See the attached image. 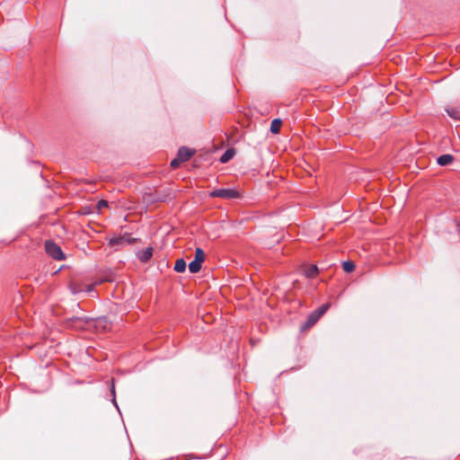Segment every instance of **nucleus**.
Here are the masks:
<instances>
[{
	"mask_svg": "<svg viewBox=\"0 0 460 460\" xmlns=\"http://www.w3.org/2000/svg\"><path fill=\"white\" fill-rule=\"evenodd\" d=\"M200 269H201V263L197 262L194 260L189 264V270L191 273H197L200 270Z\"/></svg>",
	"mask_w": 460,
	"mask_h": 460,
	"instance_id": "f3484780",
	"label": "nucleus"
},
{
	"mask_svg": "<svg viewBox=\"0 0 460 460\" xmlns=\"http://www.w3.org/2000/svg\"><path fill=\"white\" fill-rule=\"evenodd\" d=\"M329 307H330V304L326 303V304L322 305L320 307H318L314 312V314H316L318 315V317L321 318L327 312Z\"/></svg>",
	"mask_w": 460,
	"mask_h": 460,
	"instance_id": "dca6fc26",
	"label": "nucleus"
},
{
	"mask_svg": "<svg viewBox=\"0 0 460 460\" xmlns=\"http://www.w3.org/2000/svg\"><path fill=\"white\" fill-rule=\"evenodd\" d=\"M125 240H126V236L125 235H121V236H118V237H112L109 241V245L111 246V247L122 246V245L125 244Z\"/></svg>",
	"mask_w": 460,
	"mask_h": 460,
	"instance_id": "9d476101",
	"label": "nucleus"
},
{
	"mask_svg": "<svg viewBox=\"0 0 460 460\" xmlns=\"http://www.w3.org/2000/svg\"><path fill=\"white\" fill-rule=\"evenodd\" d=\"M97 332H105L111 329V323L106 318H98L93 324Z\"/></svg>",
	"mask_w": 460,
	"mask_h": 460,
	"instance_id": "7ed1b4c3",
	"label": "nucleus"
},
{
	"mask_svg": "<svg viewBox=\"0 0 460 460\" xmlns=\"http://www.w3.org/2000/svg\"><path fill=\"white\" fill-rule=\"evenodd\" d=\"M453 161H454V156L452 155H448V154L442 155L438 156L437 159V163L441 166L450 164Z\"/></svg>",
	"mask_w": 460,
	"mask_h": 460,
	"instance_id": "1a4fd4ad",
	"label": "nucleus"
},
{
	"mask_svg": "<svg viewBox=\"0 0 460 460\" xmlns=\"http://www.w3.org/2000/svg\"><path fill=\"white\" fill-rule=\"evenodd\" d=\"M102 282H103V280H99V281H96V282H94L93 284L84 285V291L90 293V292H92L94 289V287L96 285H100Z\"/></svg>",
	"mask_w": 460,
	"mask_h": 460,
	"instance_id": "6ab92c4d",
	"label": "nucleus"
},
{
	"mask_svg": "<svg viewBox=\"0 0 460 460\" xmlns=\"http://www.w3.org/2000/svg\"><path fill=\"white\" fill-rule=\"evenodd\" d=\"M304 272L306 278L314 279L318 275L319 270L316 265L313 264L305 267Z\"/></svg>",
	"mask_w": 460,
	"mask_h": 460,
	"instance_id": "0eeeda50",
	"label": "nucleus"
},
{
	"mask_svg": "<svg viewBox=\"0 0 460 460\" xmlns=\"http://www.w3.org/2000/svg\"><path fill=\"white\" fill-rule=\"evenodd\" d=\"M186 270V262L183 259H178L174 264V270L176 272H183Z\"/></svg>",
	"mask_w": 460,
	"mask_h": 460,
	"instance_id": "f8f14e48",
	"label": "nucleus"
},
{
	"mask_svg": "<svg viewBox=\"0 0 460 460\" xmlns=\"http://www.w3.org/2000/svg\"><path fill=\"white\" fill-rule=\"evenodd\" d=\"M106 207H108V202L106 200L101 199V200L98 201V203H97L98 210H101V209H102L103 208H106Z\"/></svg>",
	"mask_w": 460,
	"mask_h": 460,
	"instance_id": "412c9836",
	"label": "nucleus"
},
{
	"mask_svg": "<svg viewBox=\"0 0 460 460\" xmlns=\"http://www.w3.org/2000/svg\"><path fill=\"white\" fill-rule=\"evenodd\" d=\"M446 111L452 119L460 120V104L454 107H448L446 109Z\"/></svg>",
	"mask_w": 460,
	"mask_h": 460,
	"instance_id": "6e6552de",
	"label": "nucleus"
},
{
	"mask_svg": "<svg viewBox=\"0 0 460 460\" xmlns=\"http://www.w3.org/2000/svg\"><path fill=\"white\" fill-rule=\"evenodd\" d=\"M69 288H70L72 293H74V294H77V293L84 291V284H80L77 282H71L69 284Z\"/></svg>",
	"mask_w": 460,
	"mask_h": 460,
	"instance_id": "2eb2a0df",
	"label": "nucleus"
},
{
	"mask_svg": "<svg viewBox=\"0 0 460 460\" xmlns=\"http://www.w3.org/2000/svg\"><path fill=\"white\" fill-rule=\"evenodd\" d=\"M153 256V248L147 247L146 249L137 252V258L142 262H147Z\"/></svg>",
	"mask_w": 460,
	"mask_h": 460,
	"instance_id": "39448f33",
	"label": "nucleus"
},
{
	"mask_svg": "<svg viewBox=\"0 0 460 460\" xmlns=\"http://www.w3.org/2000/svg\"><path fill=\"white\" fill-rule=\"evenodd\" d=\"M234 155V151L233 149L226 150L223 155L220 157V162L225 164L233 158Z\"/></svg>",
	"mask_w": 460,
	"mask_h": 460,
	"instance_id": "4468645a",
	"label": "nucleus"
},
{
	"mask_svg": "<svg viewBox=\"0 0 460 460\" xmlns=\"http://www.w3.org/2000/svg\"><path fill=\"white\" fill-rule=\"evenodd\" d=\"M209 197L233 199L240 198V193L234 189H217L211 191Z\"/></svg>",
	"mask_w": 460,
	"mask_h": 460,
	"instance_id": "f03ea898",
	"label": "nucleus"
},
{
	"mask_svg": "<svg viewBox=\"0 0 460 460\" xmlns=\"http://www.w3.org/2000/svg\"><path fill=\"white\" fill-rule=\"evenodd\" d=\"M111 393H112V394H115V388H114V385H112V387H111Z\"/></svg>",
	"mask_w": 460,
	"mask_h": 460,
	"instance_id": "5701e85b",
	"label": "nucleus"
},
{
	"mask_svg": "<svg viewBox=\"0 0 460 460\" xmlns=\"http://www.w3.org/2000/svg\"><path fill=\"white\" fill-rule=\"evenodd\" d=\"M45 251L52 259L56 261H63L66 259V256L60 246L53 241H46Z\"/></svg>",
	"mask_w": 460,
	"mask_h": 460,
	"instance_id": "f257e3e1",
	"label": "nucleus"
},
{
	"mask_svg": "<svg viewBox=\"0 0 460 460\" xmlns=\"http://www.w3.org/2000/svg\"><path fill=\"white\" fill-rule=\"evenodd\" d=\"M319 319H320V317H318V315L316 314H314V312H312L308 315L307 320L305 321L304 325L302 326V330L305 331V330L310 329L312 326H314L318 322Z\"/></svg>",
	"mask_w": 460,
	"mask_h": 460,
	"instance_id": "423d86ee",
	"label": "nucleus"
},
{
	"mask_svg": "<svg viewBox=\"0 0 460 460\" xmlns=\"http://www.w3.org/2000/svg\"><path fill=\"white\" fill-rule=\"evenodd\" d=\"M125 236H126L125 244L126 243L131 244V243H134L136 242L135 238H132V237H130L129 235H127V234H125Z\"/></svg>",
	"mask_w": 460,
	"mask_h": 460,
	"instance_id": "4be33fe9",
	"label": "nucleus"
},
{
	"mask_svg": "<svg viewBox=\"0 0 460 460\" xmlns=\"http://www.w3.org/2000/svg\"><path fill=\"white\" fill-rule=\"evenodd\" d=\"M194 150L181 146L177 153L178 160H181L182 163L186 162L194 155Z\"/></svg>",
	"mask_w": 460,
	"mask_h": 460,
	"instance_id": "20e7f679",
	"label": "nucleus"
},
{
	"mask_svg": "<svg viewBox=\"0 0 460 460\" xmlns=\"http://www.w3.org/2000/svg\"><path fill=\"white\" fill-rule=\"evenodd\" d=\"M194 261L201 264L205 261V252L201 248H196Z\"/></svg>",
	"mask_w": 460,
	"mask_h": 460,
	"instance_id": "ddd939ff",
	"label": "nucleus"
},
{
	"mask_svg": "<svg viewBox=\"0 0 460 460\" xmlns=\"http://www.w3.org/2000/svg\"><path fill=\"white\" fill-rule=\"evenodd\" d=\"M182 162L181 160H178V157L176 156L173 160H172L171 162V167L173 168V169H176L180 166V164H181Z\"/></svg>",
	"mask_w": 460,
	"mask_h": 460,
	"instance_id": "aec40b11",
	"label": "nucleus"
},
{
	"mask_svg": "<svg viewBox=\"0 0 460 460\" xmlns=\"http://www.w3.org/2000/svg\"><path fill=\"white\" fill-rule=\"evenodd\" d=\"M282 126V120L280 119H275L271 121L270 131L273 134H278L280 131Z\"/></svg>",
	"mask_w": 460,
	"mask_h": 460,
	"instance_id": "9b49d317",
	"label": "nucleus"
},
{
	"mask_svg": "<svg viewBox=\"0 0 460 460\" xmlns=\"http://www.w3.org/2000/svg\"><path fill=\"white\" fill-rule=\"evenodd\" d=\"M342 269L345 272H352L355 270V264L351 261H347L342 263Z\"/></svg>",
	"mask_w": 460,
	"mask_h": 460,
	"instance_id": "a211bd4d",
	"label": "nucleus"
}]
</instances>
